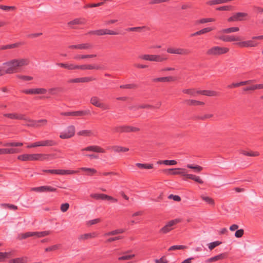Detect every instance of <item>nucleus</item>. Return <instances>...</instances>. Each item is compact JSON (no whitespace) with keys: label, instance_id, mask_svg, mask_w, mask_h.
<instances>
[{"label":"nucleus","instance_id":"f257e3e1","mask_svg":"<svg viewBox=\"0 0 263 263\" xmlns=\"http://www.w3.org/2000/svg\"><path fill=\"white\" fill-rule=\"evenodd\" d=\"M28 58L15 59L3 64V71L5 74H12L19 72L22 67L28 65L29 63Z\"/></svg>","mask_w":263,"mask_h":263},{"label":"nucleus","instance_id":"f03ea898","mask_svg":"<svg viewBox=\"0 0 263 263\" xmlns=\"http://www.w3.org/2000/svg\"><path fill=\"white\" fill-rule=\"evenodd\" d=\"M229 50L230 49L228 47L215 46L209 48L206 54L209 56H218L228 53Z\"/></svg>","mask_w":263,"mask_h":263},{"label":"nucleus","instance_id":"7ed1b4c3","mask_svg":"<svg viewBox=\"0 0 263 263\" xmlns=\"http://www.w3.org/2000/svg\"><path fill=\"white\" fill-rule=\"evenodd\" d=\"M142 60L157 62H162L167 60L168 58L164 55L144 54L140 57Z\"/></svg>","mask_w":263,"mask_h":263},{"label":"nucleus","instance_id":"20e7f679","mask_svg":"<svg viewBox=\"0 0 263 263\" xmlns=\"http://www.w3.org/2000/svg\"><path fill=\"white\" fill-rule=\"evenodd\" d=\"M43 172L50 173L51 174L65 175H73L79 172V171H74L70 170H42Z\"/></svg>","mask_w":263,"mask_h":263},{"label":"nucleus","instance_id":"39448f33","mask_svg":"<svg viewBox=\"0 0 263 263\" xmlns=\"http://www.w3.org/2000/svg\"><path fill=\"white\" fill-rule=\"evenodd\" d=\"M76 133V128L73 125H69L66 128L61 132L59 137L62 139H67L72 138L74 136Z\"/></svg>","mask_w":263,"mask_h":263},{"label":"nucleus","instance_id":"423d86ee","mask_svg":"<svg viewBox=\"0 0 263 263\" xmlns=\"http://www.w3.org/2000/svg\"><path fill=\"white\" fill-rule=\"evenodd\" d=\"M180 218H176L167 222L166 224L160 230V233L166 234L174 229L173 226L180 222Z\"/></svg>","mask_w":263,"mask_h":263},{"label":"nucleus","instance_id":"0eeeda50","mask_svg":"<svg viewBox=\"0 0 263 263\" xmlns=\"http://www.w3.org/2000/svg\"><path fill=\"white\" fill-rule=\"evenodd\" d=\"M166 51L168 53L182 55H186L191 53V51L189 49L182 48L168 47L167 48Z\"/></svg>","mask_w":263,"mask_h":263},{"label":"nucleus","instance_id":"6e6552de","mask_svg":"<svg viewBox=\"0 0 263 263\" xmlns=\"http://www.w3.org/2000/svg\"><path fill=\"white\" fill-rule=\"evenodd\" d=\"M89 34H95L96 35H103L106 34L109 35H117L118 34V32L112 30H109L108 29H101L93 31H90L88 32Z\"/></svg>","mask_w":263,"mask_h":263},{"label":"nucleus","instance_id":"1a4fd4ad","mask_svg":"<svg viewBox=\"0 0 263 263\" xmlns=\"http://www.w3.org/2000/svg\"><path fill=\"white\" fill-rule=\"evenodd\" d=\"M248 14L245 12H237L234 14L228 19L229 22H238L246 20Z\"/></svg>","mask_w":263,"mask_h":263},{"label":"nucleus","instance_id":"9d476101","mask_svg":"<svg viewBox=\"0 0 263 263\" xmlns=\"http://www.w3.org/2000/svg\"><path fill=\"white\" fill-rule=\"evenodd\" d=\"M90 103L93 105L101 108L103 110H107L109 109L108 105L102 103L100 101V99L96 96H94L91 98Z\"/></svg>","mask_w":263,"mask_h":263},{"label":"nucleus","instance_id":"9b49d317","mask_svg":"<svg viewBox=\"0 0 263 263\" xmlns=\"http://www.w3.org/2000/svg\"><path fill=\"white\" fill-rule=\"evenodd\" d=\"M89 110H78L75 111L63 112L61 113V115L64 116L81 117L86 116L89 114Z\"/></svg>","mask_w":263,"mask_h":263},{"label":"nucleus","instance_id":"f8f14e48","mask_svg":"<svg viewBox=\"0 0 263 263\" xmlns=\"http://www.w3.org/2000/svg\"><path fill=\"white\" fill-rule=\"evenodd\" d=\"M31 191L36 192H55L57 191V189L51 186L45 185L33 187Z\"/></svg>","mask_w":263,"mask_h":263},{"label":"nucleus","instance_id":"ddd939ff","mask_svg":"<svg viewBox=\"0 0 263 263\" xmlns=\"http://www.w3.org/2000/svg\"><path fill=\"white\" fill-rule=\"evenodd\" d=\"M3 116L12 120H22L25 121H27L28 120V118L26 117L24 115L17 114L16 112L4 114Z\"/></svg>","mask_w":263,"mask_h":263},{"label":"nucleus","instance_id":"4468645a","mask_svg":"<svg viewBox=\"0 0 263 263\" xmlns=\"http://www.w3.org/2000/svg\"><path fill=\"white\" fill-rule=\"evenodd\" d=\"M27 121L29 122V123L28 124V126L35 127H38L41 126L45 125L47 123V120L46 119L32 120L28 118Z\"/></svg>","mask_w":263,"mask_h":263},{"label":"nucleus","instance_id":"2eb2a0df","mask_svg":"<svg viewBox=\"0 0 263 263\" xmlns=\"http://www.w3.org/2000/svg\"><path fill=\"white\" fill-rule=\"evenodd\" d=\"M17 159L23 161H37V154L21 155L17 157Z\"/></svg>","mask_w":263,"mask_h":263},{"label":"nucleus","instance_id":"dca6fc26","mask_svg":"<svg viewBox=\"0 0 263 263\" xmlns=\"http://www.w3.org/2000/svg\"><path fill=\"white\" fill-rule=\"evenodd\" d=\"M218 39L225 42H235L240 40V39L239 36L229 35H220L218 36Z\"/></svg>","mask_w":263,"mask_h":263},{"label":"nucleus","instance_id":"f3484780","mask_svg":"<svg viewBox=\"0 0 263 263\" xmlns=\"http://www.w3.org/2000/svg\"><path fill=\"white\" fill-rule=\"evenodd\" d=\"M82 151L93 152L96 153H104L105 151L101 147L98 145H91L87 146L82 149Z\"/></svg>","mask_w":263,"mask_h":263},{"label":"nucleus","instance_id":"a211bd4d","mask_svg":"<svg viewBox=\"0 0 263 263\" xmlns=\"http://www.w3.org/2000/svg\"><path fill=\"white\" fill-rule=\"evenodd\" d=\"M166 171L169 172V174L171 175H181L183 176H185L186 170L182 168H170L166 170Z\"/></svg>","mask_w":263,"mask_h":263},{"label":"nucleus","instance_id":"6ab92c4d","mask_svg":"<svg viewBox=\"0 0 263 263\" xmlns=\"http://www.w3.org/2000/svg\"><path fill=\"white\" fill-rule=\"evenodd\" d=\"M236 44L240 47H254L257 45V43L253 40L242 41L236 43Z\"/></svg>","mask_w":263,"mask_h":263},{"label":"nucleus","instance_id":"aec40b11","mask_svg":"<svg viewBox=\"0 0 263 263\" xmlns=\"http://www.w3.org/2000/svg\"><path fill=\"white\" fill-rule=\"evenodd\" d=\"M131 250H128L126 252H124L121 253V254H122V256H121L118 257V259L119 261L121 260H130L134 257H135V255L134 254H129L128 253L131 252Z\"/></svg>","mask_w":263,"mask_h":263},{"label":"nucleus","instance_id":"412c9836","mask_svg":"<svg viewBox=\"0 0 263 263\" xmlns=\"http://www.w3.org/2000/svg\"><path fill=\"white\" fill-rule=\"evenodd\" d=\"M37 161L49 160L55 158L54 154H37Z\"/></svg>","mask_w":263,"mask_h":263},{"label":"nucleus","instance_id":"4be33fe9","mask_svg":"<svg viewBox=\"0 0 263 263\" xmlns=\"http://www.w3.org/2000/svg\"><path fill=\"white\" fill-rule=\"evenodd\" d=\"M253 81V80H249L241 81V82H237V83H233L231 84L228 85L227 87H228V88H229V89H232L233 88L238 87H240L241 86L249 84L251 83H252Z\"/></svg>","mask_w":263,"mask_h":263},{"label":"nucleus","instance_id":"5701e85b","mask_svg":"<svg viewBox=\"0 0 263 263\" xmlns=\"http://www.w3.org/2000/svg\"><path fill=\"white\" fill-rule=\"evenodd\" d=\"M101 67L99 65L95 64H83L81 65V70H99Z\"/></svg>","mask_w":263,"mask_h":263},{"label":"nucleus","instance_id":"b1692460","mask_svg":"<svg viewBox=\"0 0 263 263\" xmlns=\"http://www.w3.org/2000/svg\"><path fill=\"white\" fill-rule=\"evenodd\" d=\"M41 146H53L58 144L57 142L52 139H46L41 141Z\"/></svg>","mask_w":263,"mask_h":263},{"label":"nucleus","instance_id":"393cba45","mask_svg":"<svg viewBox=\"0 0 263 263\" xmlns=\"http://www.w3.org/2000/svg\"><path fill=\"white\" fill-rule=\"evenodd\" d=\"M86 23V20L84 18H77L74 19L72 21L68 22V25L69 26L74 25H83Z\"/></svg>","mask_w":263,"mask_h":263},{"label":"nucleus","instance_id":"a878e982","mask_svg":"<svg viewBox=\"0 0 263 263\" xmlns=\"http://www.w3.org/2000/svg\"><path fill=\"white\" fill-rule=\"evenodd\" d=\"M174 81L173 77L171 76L155 78L153 80L154 82H168Z\"/></svg>","mask_w":263,"mask_h":263},{"label":"nucleus","instance_id":"bb28decb","mask_svg":"<svg viewBox=\"0 0 263 263\" xmlns=\"http://www.w3.org/2000/svg\"><path fill=\"white\" fill-rule=\"evenodd\" d=\"M78 135L85 136V137H90V136H96V134L92 131L91 130L85 129L79 131L77 133Z\"/></svg>","mask_w":263,"mask_h":263},{"label":"nucleus","instance_id":"cd10ccee","mask_svg":"<svg viewBox=\"0 0 263 263\" xmlns=\"http://www.w3.org/2000/svg\"><path fill=\"white\" fill-rule=\"evenodd\" d=\"M239 30V28L238 27H233L226 29H223L218 32V33H230L232 32H238Z\"/></svg>","mask_w":263,"mask_h":263},{"label":"nucleus","instance_id":"c85d7f7f","mask_svg":"<svg viewBox=\"0 0 263 263\" xmlns=\"http://www.w3.org/2000/svg\"><path fill=\"white\" fill-rule=\"evenodd\" d=\"M184 102L187 105L190 106H198L204 105V103L203 102L192 99L186 100Z\"/></svg>","mask_w":263,"mask_h":263},{"label":"nucleus","instance_id":"c756f323","mask_svg":"<svg viewBox=\"0 0 263 263\" xmlns=\"http://www.w3.org/2000/svg\"><path fill=\"white\" fill-rule=\"evenodd\" d=\"M113 133H126V125L116 126L112 128Z\"/></svg>","mask_w":263,"mask_h":263},{"label":"nucleus","instance_id":"7c9ffc66","mask_svg":"<svg viewBox=\"0 0 263 263\" xmlns=\"http://www.w3.org/2000/svg\"><path fill=\"white\" fill-rule=\"evenodd\" d=\"M18 153L16 148H0V155L12 154Z\"/></svg>","mask_w":263,"mask_h":263},{"label":"nucleus","instance_id":"2f4dec72","mask_svg":"<svg viewBox=\"0 0 263 263\" xmlns=\"http://www.w3.org/2000/svg\"><path fill=\"white\" fill-rule=\"evenodd\" d=\"M214 29L212 27H206L204 28L203 29H202L201 30L198 31L191 35V36L193 37L196 35H199L202 34L206 33L207 32H209L211 31H212Z\"/></svg>","mask_w":263,"mask_h":263},{"label":"nucleus","instance_id":"473e14b6","mask_svg":"<svg viewBox=\"0 0 263 263\" xmlns=\"http://www.w3.org/2000/svg\"><path fill=\"white\" fill-rule=\"evenodd\" d=\"M225 255L224 254H220L214 257H211L205 260V263H211L224 258Z\"/></svg>","mask_w":263,"mask_h":263},{"label":"nucleus","instance_id":"72a5a7b5","mask_svg":"<svg viewBox=\"0 0 263 263\" xmlns=\"http://www.w3.org/2000/svg\"><path fill=\"white\" fill-rule=\"evenodd\" d=\"M126 231L124 229H118L117 230H115L110 232H108L107 233H106L104 234L105 236H113L119 234H122L125 232Z\"/></svg>","mask_w":263,"mask_h":263},{"label":"nucleus","instance_id":"f704fd0d","mask_svg":"<svg viewBox=\"0 0 263 263\" xmlns=\"http://www.w3.org/2000/svg\"><path fill=\"white\" fill-rule=\"evenodd\" d=\"M182 92L192 97H196L197 95H199L198 90H196L194 88L184 89L182 90Z\"/></svg>","mask_w":263,"mask_h":263},{"label":"nucleus","instance_id":"c9c22d12","mask_svg":"<svg viewBox=\"0 0 263 263\" xmlns=\"http://www.w3.org/2000/svg\"><path fill=\"white\" fill-rule=\"evenodd\" d=\"M198 93L206 96H217L218 93L215 91L204 90H198Z\"/></svg>","mask_w":263,"mask_h":263},{"label":"nucleus","instance_id":"e433bc0d","mask_svg":"<svg viewBox=\"0 0 263 263\" xmlns=\"http://www.w3.org/2000/svg\"><path fill=\"white\" fill-rule=\"evenodd\" d=\"M112 150L115 153L126 152L129 151V148L118 145H115L111 147Z\"/></svg>","mask_w":263,"mask_h":263},{"label":"nucleus","instance_id":"4c0bfd02","mask_svg":"<svg viewBox=\"0 0 263 263\" xmlns=\"http://www.w3.org/2000/svg\"><path fill=\"white\" fill-rule=\"evenodd\" d=\"M136 166L138 167L140 169H152L154 167V165L153 164L149 163H136Z\"/></svg>","mask_w":263,"mask_h":263},{"label":"nucleus","instance_id":"58836bf2","mask_svg":"<svg viewBox=\"0 0 263 263\" xmlns=\"http://www.w3.org/2000/svg\"><path fill=\"white\" fill-rule=\"evenodd\" d=\"M93 48V45L90 43H85L79 44V50H89Z\"/></svg>","mask_w":263,"mask_h":263},{"label":"nucleus","instance_id":"ea45409f","mask_svg":"<svg viewBox=\"0 0 263 263\" xmlns=\"http://www.w3.org/2000/svg\"><path fill=\"white\" fill-rule=\"evenodd\" d=\"M79 170L87 172V175L88 176H92L97 172L96 169L89 167H81L79 168Z\"/></svg>","mask_w":263,"mask_h":263},{"label":"nucleus","instance_id":"a19ab883","mask_svg":"<svg viewBox=\"0 0 263 263\" xmlns=\"http://www.w3.org/2000/svg\"><path fill=\"white\" fill-rule=\"evenodd\" d=\"M157 163L159 164H164L166 165H174L177 164V161L174 160H165L159 161L157 162Z\"/></svg>","mask_w":263,"mask_h":263},{"label":"nucleus","instance_id":"79ce46f5","mask_svg":"<svg viewBox=\"0 0 263 263\" xmlns=\"http://www.w3.org/2000/svg\"><path fill=\"white\" fill-rule=\"evenodd\" d=\"M201 198L208 204L212 206H214L215 202L213 198L208 196H204L203 195L201 196Z\"/></svg>","mask_w":263,"mask_h":263},{"label":"nucleus","instance_id":"37998d69","mask_svg":"<svg viewBox=\"0 0 263 263\" xmlns=\"http://www.w3.org/2000/svg\"><path fill=\"white\" fill-rule=\"evenodd\" d=\"M27 262V257L16 258L10 260V263H25Z\"/></svg>","mask_w":263,"mask_h":263},{"label":"nucleus","instance_id":"c03bdc74","mask_svg":"<svg viewBox=\"0 0 263 263\" xmlns=\"http://www.w3.org/2000/svg\"><path fill=\"white\" fill-rule=\"evenodd\" d=\"M21 45H22V43H16L14 44L7 45L2 46L1 47V49L6 50V49H8L14 48L18 47L19 46H20Z\"/></svg>","mask_w":263,"mask_h":263},{"label":"nucleus","instance_id":"a18cd8bd","mask_svg":"<svg viewBox=\"0 0 263 263\" xmlns=\"http://www.w3.org/2000/svg\"><path fill=\"white\" fill-rule=\"evenodd\" d=\"M50 234V232L49 231H45L42 232H34V236H36L38 238H40L47 236Z\"/></svg>","mask_w":263,"mask_h":263},{"label":"nucleus","instance_id":"49530a36","mask_svg":"<svg viewBox=\"0 0 263 263\" xmlns=\"http://www.w3.org/2000/svg\"><path fill=\"white\" fill-rule=\"evenodd\" d=\"M186 167L189 168H191V169L194 170L196 172H200L203 170L202 167L201 166H199V165L194 166L192 164H187Z\"/></svg>","mask_w":263,"mask_h":263},{"label":"nucleus","instance_id":"de8ad7c7","mask_svg":"<svg viewBox=\"0 0 263 263\" xmlns=\"http://www.w3.org/2000/svg\"><path fill=\"white\" fill-rule=\"evenodd\" d=\"M23 145V143L22 142H7V143H4L3 144V146L17 147V146H21Z\"/></svg>","mask_w":263,"mask_h":263},{"label":"nucleus","instance_id":"09e8293b","mask_svg":"<svg viewBox=\"0 0 263 263\" xmlns=\"http://www.w3.org/2000/svg\"><path fill=\"white\" fill-rule=\"evenodd\" d=\"M81 70V65H77L72 63H69L68 70Z\"/></svg>","mask_w":263,"mask_h":263},{"label":"nucleus","instance_id":"8fccbe9b","mask_svg":"<svg viewBox=\"0 0 263 263\" xmlns=\"http://www.w3.org/2000/svg\"><path fill=\"white\" fill-rule=\"evenodd\" d=\"M187 247L183 245H174L173 246H171L169 249L168 251H172L175 250H183L186 249Z\"/></svg>","mask_w":263,"mask_h":263},{"label":"nucleus","instance_id":"3c124183","mask_svg":"<svg viewBox=\"0 0 263 263\" xmlns=\"http://www.w3.org/2000/svg\"><path fill=\"white\" fill-rule=\"evenodd\" d=\"M96 78L92 77H86L81 78V83H88L91 81H96Z\"/></svg>","mask_w":263,"mask_h":263},{"label":"nucleus","instance_id":"603ef678","mask_svg":"<svg viewBox=\"0 0 263 263\" xmlns=\"http://www.w3.org/2000/svg\"><path fill=\"white\" fill-rule=\"evenodd\" d=\"M96 235L95 233H87V234H85L81 235L79 239H87L89 238L95 237H96Z\"/></svg>","mask_w":263,"mask_h":263},{"label":"nucleus","instance_id":"864d4df0","mask_svg":"<svg viewBox=\"0 0 263 263\" xmlns=\"http://www.w3.org/2000/svg\"><path fill=\"white\" fill-rule=\"evenodd\" d=\"M221 242L219 241H215L214 242H210L209 245V248L210 250H213L214 248H215L216 247L220 245L221 244Z\"/></svg>","mask_w":263,"mask_h":263},{"label":"nucleus","instance_id":"5fc2aeb1","mask_svg":"<svg viewBox=\"0 0 263 263\" xmlns=\"http://www.w3.org/2000/svg\"><path fill=\"white\" fill-rule=\"evenodd\" d=\"M120 87L123 89H134L137 87V85L135 84H128L120 85Z\"/></svg>","mask_w":263,"mask_h":263},{"label":"nucleus","instance_id":"6e6d98bb","mask_svg":"<svg viewBox=\"0 0 263 263\" xmlns=\"http://www.w3.org/2000/svg\"><path fill=\"white\" fill-rule=\"evenodd\" d=\"M47 90L43 88H34V94H45Z\"/></svg>","mask_w":263,"mask_h":263},{"label":"nucleus","instance_id":"4d7b16f0","mask_svg":"<svg viewBox=\"0 0 263 263\" xmlns=\"http://www.w3.org/2000/svg\"><path fill=\"white\" fill-rule=\"evenodd\" d=\"M215 21V19L213 18H203L198 21L200 24H204L209 22H213Z\"/></svg>","mask_w":263,"mask_h":263},{"label":"nucleus","instance_id":"13d9d810","mask_svg":"<svg viewBox=\"0 0 263 263\" xmlns=\"http://www.w3.org/2000/svg\"><path fill=\"white\" fill-rule=\"evenodd\" d=\"M145 26L142 27H131L128 28L126 29L128 31H138L140 32L142 29L145 28Z\"/></svg>","mask_w":263,"mask_h":263},{"label":"nucleus","instance_id":"bf43d9fd","mask_svg":"<svg viewBox=\"0 0 263 263\" xmlns=\"http://www.w3.org/2000/svg\"><path fill=\"white\" fill-rule=\"evenodd\" d=\"M139 130V128L136 127L126 126V133L137 132Z\"/></svg>","mask_w":263,"mask_h":263},{"label":"nucleus","instance_id":"052dcab7","mask_svg":"<svg viewBox=\"0 0 263 263\" xmlns=\"http://www.w3.org/2000/svg\"><path fill=\"white\" fill-rule=\"evenodd\" d=\"M34 236V232H27L22 235V239H26L29 237Z\"/></svg>","mask_w":263,"mask_h":263},{"label":"nucleus","instance_id":"680f3d73","mask_svg":"<svg viewBox=\"0 0 263 263\" xmlns=\"http://www.w3.org/2000/svg\"><path fill=\"white\" fill-rule=\"evenodd\" d=\"M222 3L221 0H211L206 2V4L210 6L220 4Z\"/></svg>","mask_w":263,"mask_h":263},{"label":"nucleus","instance_id":"e2e57ef3","mask_svg":"<svg viewBox=\"0 0 263 263\" xmlns=\"http://www.w3.org/2000/svg\"><path fill=\"white\" fill-rule=\"evenodd\" d=\"M69 208V204L68 203H62L61 205L60 209L62 212H66Z\"/></svg>","mask_w":263,"mask_h":263},{"label":"nucleus","instance_id":"0e129e2a","mask_svg":"<svg viewBox=\"0 0 263 263\" xmlns=\"http://www.w3.org/2000/svg\"><path fill=\"white\" fill-rule=\"evenodd\" d=\"M2 205L5 208H8L10 209L16 210L17 209V206L16 205L11 204H8V203H3L2 204Z\"/></svg>","mask_w":263,"mask_h":263},{"label":"nucleus","instance_id":"69168bd1","mask_svg":"<svg viewBox=\"0 0 263 263\" xmlns=\"http://www.w3.org/2000/svg\"><path fill=\"white\" fill-rule=\"evenodd\" d=\"M15 7L14 6H7L5 5H0V9L3 10L9 11L11 10L15 9Z\"/></svg>","mask_w":263,"mask_h":263},{"label":"nucleus","instance_id":"338daca9","mask_svg":"<svg viewBox=\"0 0 263 263\" xmlns=\"http://www.w3.org/2000/svg\"><path fill=\"white\" fill-rule=\"evenodd\" d=\"M59 248V245H55L49 247H47L45 249L46 252H50L57 250Z\"/></svg>","mask_w":263,"mask_h":263},{"label":"nucleus","instance_id":"774afa93","mask_svg":"<svg viewBox=\"0 0 263 263\" xmlns=\"http://www.w3.org/2000/svg\"><path fill=\"white\" fill-rule=\"evenodd\" d=\"M244 234V230L242 229L238 230L235 233V236L237 238L241 237Z\"/></svg>","mask_w":263,"mask_h":263}]
</instances>
